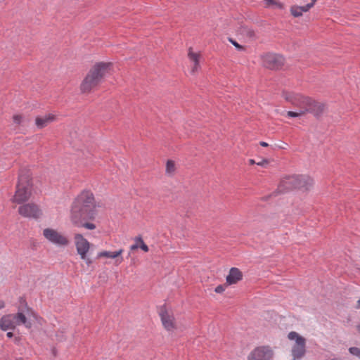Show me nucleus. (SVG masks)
Masks as SVG:
<instances>
[{"mask_svg": "<svg viewBox=\"0 0 360 360\" xmlns=\"http://www.w3.org/2000/svg\"><path fill=\"white\" fill-rule=\"evenodd\" d=\"M175 169V163L173 160H169L166 164V172L171 173Z\"/></svg>", "mask_w": 360, "mask_h": 360, "instance_id": "b1692460", "label": "nucleus"}, {"mask_svg": "<svg viewBox=\"0 0 360 360\" xmlns=\"http://www.w3.org/2000/svg\"><path fill=\"white\" fill-rule=\"evenodd\" d=\"M33 183L30 169L26 167L19 171L16 190L12 200L13 202L22 204L27 201L32 194Z\"/></svg>", "mask_w": 360, "mask_h": 360, "instance_id": "20e7f679", "label": "nucleus"}, {"mask_svg": "<svg viewBox=\"0 0 360 360\" xmlns=\"http://www.w3.org/2000/svg\"><path fill=\"white\" fill-rule=\"evenodd\" d=\"M6 337H7L8 338H12L13 337H14V334H13V332L9 331V332H8V333H6Z\"/></svg>", "mask_w": 360, "mask_h": 360, "instance_id": "c9c22d12", "label": "nucleus"}, {"mask_svg": "<svg viewBox=\"0 0 360 360\" xmlns=\"http://www.w3.org/2000/svg\"><path fill=\"white\" fill-rule=\"evenodd\" d=\"M229 41L240 51H243L245 50V46L239 44L236 41L233 39L232 38H229Z\"/></svg>", "mask_w": 360, "mask_h": 360, "instance_id": "bb28decb", "label": "nucleus"}, {"mask_svg": "<svg viewBox=\"0 0 360 360\" xmlns=\"http://www.w3.org/2000/svg\"><path fill=\"white\" fill-rule=\"evenodd\" d=\"M96 214L94 195L91 191L84 190L72 202L70 213L71 221L80 223L82 219H94Z\"/></svg>", "mask_w": 360, "mask_h": 360, "instance_id": "f257e3e1", "label": "nucleus"}, {"mask_svg": "<svg viewBox=\"0 0 360 360\" xmlns=\"http://www.w3.org/2000/svg\"><path fill=\"white\" fill-rule=\"evenodd\" d=\"M273 356L274 352L269 346H259L250 353L248 360H271Z\"/></svg>", "mask_w": 360, "mask_h": 360, "instance_id": "9d476101", "label": "nucleus"}, {"mask_svg": "<svg viewBox=\"0 0 360 360\" xmlns=\"http://www.w3.org/2000/svg\"><path fill=\"white\" fill-rule=\"evenodd\" d=\"M89 219H82L80 223H72L75 226L78 227H84L89 230H94L96 229V225L93 223L87 222Z\"/></svg>", "mask_w": 360, "mask_h": 360, "instance_id": "4be33fe9", "label": "nucleus"}, {"mask_svg": "<svg viewBox=\"0 0 360 360\" xmlns=\"http://www.w3.org/2000/svg\"><path fill=\"white\" fill-rule=\"evenodd\" d=\"M139 243H134L132 245H131L130 247V249L131 250H136L138 249L139 247Z\"/></svg>", "mask_w": 360, "mask_h": 360, "instance_id": "f704fd0d", "label": "nucleus"}, {"mask_svg": "<svg viewBox=\"0 0 360 360\" xmlns=\"http://www.w3.org/2000/svg\"><path fill=\"white\" fill-rule=\"evenodd\" d=\"M259 145L262 147H267L269 146V144L265 141H260Z\"/></svg>", "mask_w": 360, "mask_h": 360, "instance_id": "e433bc0d", "label": "nucleus"}, {"mask_svg": "<svg viewBox=\"0 0 360 360\" xmlns=\"http://www.w3.org/2000/svg\"><path fill=\"white\" fill-rule=\"evenodd\" d=\"M238 32H240V34L245 35L249 38H253L255 36V31L245 25H241L239 27Z\"/></svg>", "mask_w": 360, "mask_h": 360, "instance_id": "aec40b11", "label": "nucleus"}, {"mask_svg": "<svg viewBox=\"0 0 360 360\" xmlns=\"http://www.w3.org/2000/svg\"><path fill=\"white\" fill-rule=\"evenodd\" d=\"M277 147H278V148H281V149H284V148H285L283 145L277 146Z\"/></svg>", "mask_w": 360, "mask_h": 360, "instance_id": "ea45409f", "label": "nucleus"}, {"mask_svg": "<svg viewBox=\"0 0 360 360\" xmlns=\"http://www.w3.org/2000/svg\"><path fill=\"white\" fill-rule=\"evenodd\" d=\"M16 360H23V359L22 358H19V359H18Z\"/></svg>", "mask_w": 360, "mask_h": 360, "instance_id": "c03bdc74", "label": "nucleus"}, {"mask_svg": "<svg viewBox=\"0 0 360 360\" xmlns=\"http://www.w3.org/2000/svg\"><path fill=\"white\" fill-rule=\"evenodd\" d=\"M290 13L295 18H298L302 15L301 11H300V6H291Z\"/></svg>", "mask_w": 360, "mask_h": 360, "instance_id": "5701e85b", "label": "nucleus"}, {"mask_svg": "<svg viewBox=\"0 0 360 360\" xmlns=\"http://www.w3.org/2000/svg\"><path fill=\"white\" fill-rule=\"evenodd\" d=\"M226 285H227L226 284H225V285H219L218 286H217L215 288L214 291L217 293H221V292H223L225 290Z\"/></svg>", "mask_w": 360, "mask_h": 360, "instance_id": "c85d7f7f", "label": "nucleus"}, {"mask_svg": "<svg viewBox=\"0 0 360 360\" xmlns=\"http://www.w3.org/2000/svg\"><path fill=\"white\" fill-rule=\"evenodd\" d=\"M297 359H295V358L293 357V359H292V360H297Z\"/></svg>", "mask_w": 360, "mask_h": 360, "instance_id": "a18cd8bd", "label": "nucleus"}, {"mask_svg": "<svg viewBox=\"0 0 360 360\" xmlns=\"http://www.w3.org/2000/svg\"><path fill=\"white\" fill-rule=\"evenodd\" d=\"M312 7H313V3H309L304 6H300V11H301V12L302 13L303 12H307Z\"/></svg>", "mask_w": 360, "mask_h": 360, "instance_id": "cd10ccee", "label": "nucleus"}, {"mask_svg": "<svg viewBox=\"0 0 360 360\" xmlns=\"http://www.w3.org/2000/svg\"><path fill=\"white\" fill-rule=\"evenodd\" d=\"M317 0H311V3H313V6L314 5L315 2Z\"/></svg>", "mask_w": 360, "mask_h": 360, "instance_id": "79ce46f5", "label": "nucleus"}, {"mask_svg": "<svg viewBox=\"0 0 360 360\" xmlns=\"http://www.w3.org/2000/svg\"><path fill=\"white\" fill-rule=\"evenodd\" d=\"M139 247L145 252H148L149 251L148 246L143 242L139 244Z\"/></svg>", "mask_w": 360, "mask_h": 360, "instance_id": "7c9ffc66", "label": "nucleus"}, {"mask_svg": "<svg viewBox=\"0 0 360 360\" xmlns=\"http://www.w3.org/2000/svg\"><path fill=\"white\" fill-rule=\"evenodd\" d=\"M123 252V249H120L115 252L110 251H102L98 253L97 258L108 257V258H116V262L120 264L123 262V257H120Z\"/></svg>", "mask_w": 360, "mask_h": 360, "instance_id": "a211bd4d", "label": "nucleus"}, {"mask_svg": "<svg viewBox=\"0 0 360 360\" xmlns=\"http://www.w3.org/2000/svg\"><path fill=\"white\" fill-rule=\"evenodd\" d=\"M19 306L18 307V313L12 314L16 326L24 325L27 328H31L32 323L28 321L24 312L30 311L31 309L28 307L25 298L23 297H19Z\"/></svg>", "mask_w": 360, "mask_h": 360, "instance_id": "6e6552de", "label": "nucleus"}, {"mask_svg": "<svg viewBox=\"0 0 360 360\" xmlns=\"http://www.w3.org/2000/svg\"><path fill=\"white\" fill-rule=\"evenodd\" d=\"M12 314H6L0 319V329L3 331L8 330H15L16 324Z\"/></svg>", "mask_w": 360, "mask_h": 360, "instance_id": "2eb2a0df", "label": "nucleus"}, {"mask_svg": "<svg viewBox=\"0 0 360 360\" xmlns=\"http://www.w3.org/2000/svg\"><path fill=\"white\" fill-rule=\"evenodd\" d=\"M284 98L292 103L294 106L299 108V110H306L308 102H310V98L304 96L301 94H295L292 92H283Z\"/></svg>", "mask_w": 360, "mask_h": 360, "instance_id": "1a4fd4ad", "label": "nucleus"}, {"mask_svg": "<svg viewBox=\"0 0 360 360\" xmlns=\"http://www.w3.org/2000/svg\"><path fill=\"white\" fill-rule=\"evenodd\" d=\"M18 213L24 217L34 219H38L42 214L39 206L34 203H27L20 206Z\"/></svg>", "mask_w": 360, "mask_h": 360, "instance_id": "9b49d317", "label": "nucleus"}, {"mask_svg": "<svg viewBox=\"0 0 360 360\" xmlns=\"http://www.w3.org/2000/svg\"><path fill=\"white\" fill-rule=\"evenodd\" d=\"M5 307V303L4 301L0 300V309H3Z\"/></svg>", "mask_w": 360, "mask_h": 360, "instance_id": "4c0bfd02", "label": "nucleus"}, {"mask_svg": "<svg viewBox=\"0 0 360 360\" xmlns=\"http://www.w3.org/2000/svg\"><path fill=\"white\" fill-rule=\"evenodd\" d=\"M325 109V104L316 101L310 98V102H308L306 110H304V114L310 112L315 117H319L321 116Z\"/></svg>", "mask_w": 360, "mask_h": 360, "instance_id": "4468645a", "label": "nucleus"}, {"mask_svg": "<svg viewBox=\"0 0 360 360\" xmlns=\"http://www.w3.org/2000/svg\"><path fill=\"white\" fill-rule=\"evenodd\" d=\"M14 343L16 345H22V338L20 336H15L13 340Z\"/></svg>", "mask_w": 360, "mask_h": 360, "instance_id": "2f4dec72", "label": "nucleus"}, {"mask_svg": "<svg viewBox=\"0 0 360 360\" xmlns=\"http://www.w3.org/2000/svg\"><path fill=\"white\" fill-rule=\"evenodd\" d=\"M304 114V110H299L298 112L288 111L287 112L288 116H289L290 117H299L300 115H302Z\"/></svg>", "mask_w": 360, "mask_h": 360, "instance_id": "a878e982", "label": "nucleus"}, {"mask_svg": "<svg viewBox=\"0 0 360 360\" xmlns=\"http://www.w3.org/2000/svg\"><path fill=\"white\" fill-rule=\"evenodd\" d=\"M13 122L15 124H20L21 123L22 117L20 115H15L13 116Z\"/></svg>", "mask_w": 360, "mask_h": 360, "instance_id": "c756f323", "label": "nucleus"}, {"mask_svg": "<svg viewBox=\"0 0 360 360\" xmlns=\"http://www.w3.org/2000/svg\"><path fill=\"white\" fill-rule=\"evenodd\" d=\"M192 48L189 49L188 58L194 62L193 67L192 68L191 72H195L199 68V55L198 53L192 52Z\"/></svg>", "mask_w": 360, "mask_h": 360, "instance_id": "6ab92c4d", "label": "nucleus"}, {"mask_svg": "<svg viewBox=\"0 0 360 360\" xmlns=\"http://www.w3.org/2000/svg\"><path fill=\"white\" fill-rule=\"evenodd\" d=\"M259 166L265 167L269 164V160L267 159H263L262 161L256 163Z\"/></svg>", "mask_w": 360, "mask_h": 360, "instance_id": "473e14b6", "label": "nucleus"}, {"mask_svg": "<svg viewBox=\"0 0 360 360\" xmlns=\"http://www.w3.org/2000/svg\"><path fill=\"white\" fill-rule=\"evenodd\" d=\"M43 235L49 241L53 244L67 245L69 243L66 237L53 229H45L43 231Z\"/></svg>", "mask_w": 360, "mask_h": 360, "instance_id": "f8f14e48", "label": "nucleus"}, {"mask_svg": "<svg viewBox=\"0 0 360 360\" xmlns=\"http://www.w3.org/2000/svg\"><path fill=\"white\" fill-rule=\"evenodd\" d=\"M329 360H341V359L340 358L335 357V358L330 359Z\"/></svg>", "mask_w": 360, "mask_h": 360, "instance_id": "a19ab883", "label": "nucleus"}, {"mask_svg": "<svg viewBox=\"0 0 360 360\" xmlns=\"http://www.w3.org/2000/svg\"><path fill=\"white\" fill-rule=\"evenodd\" d=\"M348 350L352 355L356 356L360 359V348L356 347H351Z\"/></svg>", "mask_w": 360, "mask_h": 360, "instance_id": "393cba45", "label": "nucleus"}, {"mask_svg": "<svg viewBox=\"0 0 360 360\" xmlns=\"http://www.w3.org/2000/svg\"><path fill=\"white\" fill-rule=\"evenodd\" d=\"M313 179L310 176L306 175H293L286 176L281 181L278 188L274 192L269 195L263 197L262 200L266 201L271 196H276L279 193L288 192L292 189L304 188L305 190H308L313 185Z\"/></svg>", "mask_w": 360, "mask_h": 360, "instance_id": "f03ea898", "label": "nucleus"}, {"mask_svg": "<svg viewBox=\"0 0 360 360\" xmlns=\"http://www.w3.org/2000/svg\"><path fill=\"white\" fill-rule=\"evenodd\" d=\"M249 163H250V165H254V164H256L257 162L254 160L250 159V160H249Z\"/></svg>", "mask_w": 360, "mask_h": 360, "instance_id": "58836bf2", "label": "nucleus"}, {"mask_svg": "<svg viewBox=\"0 0 360 360\" xmlns=\"http://www.w3.org/2000/svg\"><path fill=\"white\" fill-rule=\"evenodd\" d=\"M357 330H359V332L360 333V325L357 326Z\"/></svg>", "mask_w": 360, "mask_h": 360, "instance_id": "37998d69", "label": "nucleus"}, {"mask_svg": "<svg viewBox=\"0 0 360 360\" xmlns=\"http://www.w3.org/2000/svg\"><path fill=\"white\" fill-rule=\"evenodd\" d=\"M266 1V8L274 6L278 9L283 10L284 8V4L278 0H264Z\"/></svg>", "mask_w": 360, "mask_h": 360, "instance_id": "412c9836", "label": "nucleus"}, {"mask_svg": "<svg viewBox=\"0 0 360 360\" xmlns=\"http://www.w3.org/2000/svg\"><path fill=\"white\" fill-rule=\"evenodd\" d=\"M159 315L160 316L162 325L167 330L171 331L176 328L174 323V318L173 315L168 313L165 304L160 307Z\"/></svg>", "mask_w": 360, "mask_h": 360, "instance_id": "ddd939ff", "label": "nucleus"}, {"mask_svg": "<svg viewBox=\"0 0 360 360\" xmlns=\"http://www.w3.org/2000/svg\"><path fill=\"white\" fill-rule=\"evenodd\" d=\"M111 63L98 62L89 70L80 85L82 93H89L103 81L109 72Z\"/></svg>", "mask_w": 360, "mask_h": 360, "instance_id": "7ed1b4c3", "label": "nucleus"}, {"mask_svg": "<svg viewBox=\"0 0 360 360\" xmlns=\"http://www.w3.org/2000/svg\"><path fill=\"white\" fill-rule=\"evenodd\" d=\"M135 242L136 243L141 244L142 242H143V240L142 239V237L141 236H139L135 238Z\"/></svg>", "mask_w": 360, "mask_h": 360, "instance_id": "72a5a7b5", "label": "nucleus"}, {"mask_svg": "<svg viewBox=\"0 0 360 360\" xmlns=\"http://www.w3.org/2000/svg\"><path fill=\"white\" fill-rule=\"evenodd\" d=\"M288 338L295 341L291 350L292 356L295 359H302L306 354V339L295 331L290 332Z\"/></svg>", "mask_w": 360, "mask_h": 360, "instance_id": "39448f33", "label": "nucleus"}, {"mask_svg": "<svg viewBox=\"0 0 360 360\" xmlns=\"http://www.w3.org/2000/svg\"><path fill=\"white\" fill-rule=\"evenodd\" d=\"M263 66L271 70H278L283 68L285 58L280 54L267 53L262 56Z\"/></svg>", "mask_w": 360, "mask_h": 360, "instance_id": "0eeeda50", "label": "nucleus"}, {"mask_svg": "<svg viewBox=\"0 0 360 360\" xmlns=\"http://www.w3.org/2000/svg\"><path fill=\"white\" fill-rule=\"evenodd\" d=\"M74 239L77 254L88 266L91 265L93 261L87 257V252L90 248V243L80 233H76Z\"/></svg>", "mask_w": 360, "mask_h": 360, "instance_id": "423d86ee", "label": "nucleus"}, {"mask_svg": "<svg viewBox=\"0 0 360 360\" xmlns=\"http://www.w3.org/2000/svg\"><path fill=\"white\" fill-rule=\"evenodd\" d=\"M55 120L56 115L53 114H47L43 117L38 116L35 119V124L38 129H41Z\"/></svg>", "mask_w": 360, "mask_h": 360, "instance_id": "f3484780", "label": "nucleus"}, {"mask_svg": "<svg viewBox=\"0 0 360 360\" xmlns=\"http://www.w3.org/2000/svg\"><path fill=\"white\" fill-rule=\"evenodd\" d=\"M242 279H243L242 271L236 267H232L230 269L229 273L226 278V284L227 285L236 284L238 282H239Z\"/></svg>", "mask_w": 360, "mask_h": 360, "instance_id": "dca6fc26", "label": "nucleus"}]
</instances>
